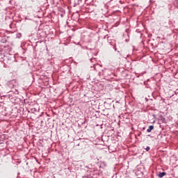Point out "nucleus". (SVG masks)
<instances>
[{"label":"nucleus","mask_w":178,"mask_h":178,"mask_svg":"<svg viewBox=\"0 0 178 178\" xmlns=\"http://www.w3.org/2000/svg\"><path fill=\"white\" fill-rule=\"evenodd\" d=\"M78 5H80V3L79 2V0H74V6L76 7Z\"/></svg>","instance_id":"nucleus-5"},{"label":"nucleus","mask_w":178,"mask_h":178,"mask_svg":"<svg viewBox=\"0 0 178 178\" xmlns=\"http://www.w3.org/2000/svg\"><path fill=\"white\" fill-rule=\"evenodd\" d=\"M78 2L79 3V4H81V2H83V0H78Z\"/></svg>","instance_id":"nucleus-10"},{"label":"nucleus","mask_w":178,"mask_h":178,"mask_svg":"<svg viewBox=\"0 0 178 178\" xmlns=\"http://www.w3.org/2000/svg\"><path fill=\"white\" fill-rule=\"evenodd\" d=\"M114 50H115V51H116V49H115V48H114Z\"/></svg>","instance_id":"nucleus-15"},{"label":"nucleus","mask_w":178,"mask_h":178,"mask_svg":"<svg viewBox=\"0 0 178 178\" xmlns=\"http://www.w3.org/2000/svg\"><path fill=\"white\" fill-rule=\"evenodd\" d=\"M104 116H109V114L108 113H106V114H103Z\"/></svg>","instance_id":"nucleus-11"},{"label":"nucleus","mask_w":178,"mask_h":178,"mask_svg":"<svg viewBox=\"0 0 178 178\" xmlns=\"http://www.w3.org/2000/svg\"><path fill=\"white\" fill-rule=\"evenodd\" d=\"M61 13H62L60 14V17H63L65 16V10H63V9H62V10H61Z\"/></svg>","instance_id":"nucleus-6"},{"label":"nucleus","mask_w":178,"mask_h":178,"mask_svg":"<svg viewBox=\"0 0 178 178\" xmlns=\"http://www.w3.org/2000/svg\"><path fill=\"white\" fill-rule=\"evenodd\" d=\"M159 177L162 178L163 176H166V172H159L158 175Z\"/></svg>","instance_id":"nucleus-4"},{"label":"nucleus","mask_w":178,"mask_h":178,"mask_svg":"<svg viewBox=\"0 0 178 178\" xmlns=\"http://www.w3.org/2000/svg\"><path fill=\"white\" fill-rule=\"evenodd\" d=\"M175 94H178V92H175Z\"/></svg>","instance_id":"nucleus-14"},{"label":"nucleus","mask_w":178,"mask_h":178,"mask_svg":"<svg viewBox=\"0 0 178 178\" xmlns=\"http://www.w3.org/2000/svg\"><path fill=\"white\" fill-rule=\"evenodd\" d=\"M0 115H6V108L3 106H0Z\"/></svg>","instance_id":"nucleus-1"},{"label":"nucleus","mask_w":178,"mask_h":178,"mask_svg":"<svg viewBox=\"0 0 178 178\" xmlns=\"http://www.w3.org/2000/svg\"><path fill=\"white\" fill-rule=\"evenodd\" d=\"M3 42H4V43L6 42V40H3Z\"/></svg>","instance_id":"nucleus-13"},{"label":"nucleus","mask_w":178,"mask_h":178,"mask_svg":"<svg viewBox=\"0 0 178 178\" xmlns=\"http://www.w3.org/2000/svg\"><path fill=\"white\" fill-rule=\"evenodd\" d=\"M103 165L104 166H106V164L105 163V162H103Z\"/></svg>","instance_id":"nucleus-12"},{"label":"nucleus","mask_w":178,"mask_h":178,"mask_svg":"<svg viewBox=\"0 0 178 178\" xmlns=\"http://www.w3.org/2000/svg\"><path fill=\"white\" fill-rule=\"evenodd\" d=\"M175 6H176L177 8H178V0H177V1H175Z\"/></svg>","instance_id":"nucleus-9"},{"label":"nucleus","mask_w":178,"mask_h":178,"mask_svg":"<svg viewBox=\"0 0 178 178\" xmlns=\"http://www.w3.org/2000/svg\"><path fill=\"white\" fill-rule=\"evenodd\" d=\"M154 130V125H150L149 128L147 129V133H151Z\"/></svg>","instance_id":"nucleus-3"},{"label":"nucleus","mask_w":178,"mask_h":178,"mask_svg":"<svg viewBox=\"0 0 178 178\" xmlns=\"http://www.w3.org/2000/svg\"><path fill=\"white\" fill-rule=\"evenodd\" d=\"M161 122H163V123H165L166 122V118L161 117Z\"/></svg>","instance_id":"nucleus-7"},{"label":"nucleus","mask_w":178,"mask_h":178,"mask_svg":"<svg viewBox=\"0 0 178 178\" xmlns=\"http://www.w3.org/2000/svg\"><path fill=\"white\" fill-rule=\"evenodd\" d=\"M40 111V108L37 109L35 107H33L31 108V113H35V112H38Z\"/></svg>","instance_id":"nucleus-2"},{"label":"nucleus","mask_w":178,"mask_h":178,"mask_svg":"<svg viewBox=\"0 0 178 178\" xmlns=\"http://www.w3.org/2000/svg\"><path fill=\"white\" fill-rule=\"evenodd\" d=\"M149 149H151V147H149V146L146 147L145 148L146 151H149Z\"/></svg>","instance_id":"nucleus-8"}]
</instances>
